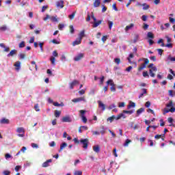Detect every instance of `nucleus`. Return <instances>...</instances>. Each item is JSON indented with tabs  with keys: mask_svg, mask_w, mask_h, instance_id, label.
I'll use <instances>...</instances> for the list:
<instances>
[{
	"mask_svg": "<svg viewBox=\"0 0 175 175\" xmlns=\"http://www.w3.org/2000/svg\"><path fill=\"white\" fill-rule=\"evenodd\" d=\"M167 60H168V61H170L171 62H175V56H174V57H172V55H170L167 57Z\"/></svg>",
	"mask_w": 175,
	"mask_h": 175,
	"instance_id": "33",
	"label": "nucleus"
},
{
	"mask_svg": "<svg viewBox=\"0 0 175 175\" xmlns=\"http://www.w3.org/2000/svg\"><path fill=\"white\" fill-rule=\"evenodd\" d=\"M168 94L170 96H175V92H173V90H169Z\"/></svg>",
	"mask_w": 175,
	"mask_h": 175,
	"instance_id": "39",
	"label": "nucleus"
},
{
	"mask_svg": "<svg viewBox=\"0 0 175 175\" xmlns=\"http://www.w3.org/2000/svg\"><path fill=\"white\" fill-rule=\"evenodd\" d=\"M3 174L4 175H10V171H9V170H5V171H4V172H3Z\"/></svg>",
	"mask_w": 175,
	"mask_h": 175,
	"instance_id": "63",
	"label": "nucleus"
},
{
	"mask_svg": "<svg viewBox=\"0 0 175 175\" xmlns=\"http://www.w3.org/2000/svg\"><path fill=\"white\" fill-rule=\"evenodd\" d=\"M133 27H135V24H133V23H131L129 25H127L125 27L126 32H128V31H129V29H132V28H133Z\"/></svg>",
	"mask_w": 175,
	"mask_h": 175,
	"instance_id": "21",
	"label": "nucleus"
},
{
	"mask_svg": "<svg viewBox=\"0 0 175 175\" xmlns=\"http://www.w3.org/2000/svg\"><path fill=\"white\" fill-rule=\"evenodd\" d=\"M166 107H171L170 109L166 108L164 109L163 114H167V113H174L175 107L174 104L173 103V100H170L169 103L166 105Z\"/></svg>",
	"mask_w": 175,
	"mask_h": 175,
	"instance_id": "1",
	"label": "nucleus"
},
{
	"mask_svg": "<svg viewBox=\"0 0 175 175\" xmlns=\"http://www.w3.org/2000/svg\"><path fill=\"white\" fill-rule=\"evenodd\" d=\"M1 124H9V119L3 118V119L1 120Z\"/></svg>",
	"mask_w": 175,
	"mask_h": 175,
	"instance_id": "34",
	"label": "nucleus"
},
{
	"mask_svg": "<svg viewBox=\"0 0 175 175\" xmlns=\"http://www.w3.org/2000/svg\"><path fill=\"white\" fill-rule=\"evenodd\" d=\"M129 143H132V141L129 139H126V141L124 144V147H128L129 146Z\"/></svg>",
	"mask_w": 175,
	"mask_h": 175,
	"instance_id": "31",
	"label": "nucleus"
},
{
	"mask_svg": "<svg viewBox=\"0 0 175 175\" xmlns=\"http://www.w3.org/2000/svg\"><path fill=\"white\" fill-rule=\"evenodd\" d=\"M16 132H17V133H22V134H18V136L19 137H24V135L25 133V130L24 129L23 127H18L16 129Z\"/></svg>",
	"mask_w": 175,
	"mask_h": 175,
	"instance_id": "5",
	"label": "nucleus"
},
{
	"mask_svg": "<svg viewBox=\"0 0 175 175\" xmlns=\"http://www.w3.org/2000/svg\"><path fill=\"white\" fill-rule=\"evenodd\" d=\"M149 73L151 77H155V73H154L152 70H149Z\"/></svg>",
	"mask_w": 175,
	"mask_h": 175,
	"instance_id": "45",
	"label": "nucleus"
},
{
	"mask_svg": "<svg viewBox=\"0 0 175 175\" xmlns=\"http://www.w3.org/2000/svg\"><path fill=\"white\" fill-rule=\"evenodd\" d=\"M62 122H72V119L69 116L63 117L62 120Z\"/></svg>",
	"mask_w": 175,
	"mask_h": 175,
	"instance_id": "15",
	"label": "nucleus"
},
{
	"mask_svg": "<svg viewBox=\"0 0 175 175\" xmlns=\"http://www.w3.org/2000/svg\"><path fill=\"white\" fill-rule=\"evenodd\" d=\"M143 10H148V9H150V5H148L143 4Z\"/></svg>",
	"mask_w": 175,
	"mask_h": 175,
	"instance_id": "47",
	"label": "nucleus"
},
{
	"mask_svg": "<svg viewBox=\"0 0 175 175\" xmlns=\"http://www.w3.org/2000/svg\"><path fill=\"white\" fill-rule=\"evenodd\" d=\"M93 151L94 152H99L100 151V147H99V145L94 146H93Z\"/></svg>",
	"mask_w": 175,
	"mask_h": 175,
	"instance_id": "20",
	"label": "nucleus"
},
{
	"mask_svg": "<svg viewBox=\"0 0 175 175\" xmlns=\"http://www.w3.org/2000/svg\"><path fill=\"white\" fill-rule=\"evenodd\" d=\"M53 56L55 58V57H58V52L57 51H54L53 52Z\"/></svg>",
	"mask_w": 175,
	"mask_h": 175,
	"instance_id": "60",
	"label": "nucleus"
},
{
	"mask_svg": "<svg viewBox=\"0 0 175 175\" xmlns=\"http://www.w3.org/2000/svg\"><path fill=\"white\" fill-rule=\"evenodd\" d=\"M148 24H146V23H144V26H143V28H144V29L146 31V30H147V29H148Z\"/></svg>",
	"mask_w": 175,
	"mask_h": 175,
	"instance_id": "58",
	"label": "nucleus"
},
{
	"mask_svg": "<svg viewBox=\"0 0 175 175\" xmlns=\"http://www.w3.org/2000/svg\"><path fill=\"white\" fill-rule=\"evenodd\" d=\"M157 51H158L159 55H162V54H163V50L161 49H158Z\"/></svg>",
	"mask_w": 175,
	"mask_h": 175,
	"instance_id": "56",
	"label": "nucleus"
},
{
	"mask_svg": "<svg viewBox=\"0 0 175 175\" xmlns=\"http://www.w3.org/2000/svg\"><path fill=\"white\" fill-rule=\"evenodd\" d=\"M50 61H51L52 65H55V57L54 56H52L51 57Z\"/></svg>",
	"mask_w": 175,
	"mask_h": 175,
	"instance_id": "36",
	"label": "nucleus"
},
{
	"mask_svg": "<svg viewBox=\"0 0 175 175\" xmlns=\"http://www.w3.org/2000/svg\"><path fill=\"white\" fill-rule=\"evenodd\" d=\"M123 113L124 114H133V110H130V111L124 110Z\"/></svg>",
	"mask_w": 175,
	"mask_h": 175,
	"instance_id": "37",
	"label": "nucleus"
},
{
	"mask_svg": "<svg viewBox=\"0 0 175 175\" xmlns=\"http://www.w3.org/2000/svg\"><path fill=\"white\" fill-rule=\"evenodd\" d=\"M31 147H32V148H39V145L36 144L35 143H32L31 144Z\"/></svg>",
	"mask_w": 175,
	"mask_h": 175,
	"instance_id": "46",
	"label": "nucleus"
},
{
	"mask_svg": "<svg viewBox=\"0 0 175 175\" xmlns=\"http://www.w3.org/2000/svg\"><path fill=\"white\" fill-rule=\"evenodd\" d=\"M73 142L75 144H80V141H79V139L77 138H74Z\"/></svg>",
	"mask_w": 175,
	"mask_h": 175,
	"instance_id": "51",
	"label": "nucleus"
},
{
	"mask_svg": "<svg viewBox=\"0 0 175 175\" xmlns=\"http://www.w3.org/2000/svg\"><path fill=\"white\" fill-rule=\"evenodd\" d=\"M34 109H35L36 111H40V109H39V105L38 104H36L34 106Z\"/></svg>",
	"mask_w": 175,
	"mask_h": 175,
	"instance_id": "55",
	"label": "nucleus"
},
{
	"mask_svg": "<svg viewBox=\"0 0 175 175\" xmlns=\"http://www.w3.org/2000/svg\"><path fill=\"white\" fill-rule=\"evenodd\" d=\"M83 58H84V53H81L74 57V61L77 62L83 59Z\"/></svg>",
	"mask_w": 175,
	"mask_h": 175,
	"instance_id": "9",
	"label": "nucleus"
},
{
	"mask_svg": "<svg viewBox=\"0 0 175 175\" xmlns=\"http://www.w3.org/2000/svg\"><path fill=\"white\" fill-rule=\"evenodd\" d=\"M53 106H55L56 107H63V106H65V104H64V103H58V102H55L53 103Z\"/></svg>",
	"mask_w": 175,
	"mask_h": 175,
	"instance_id": "24",
	"label": "nucleus"
},
{
	"mask_svg": "<svg viewBox=\"0 0 175 175\" xmlns=\"http://www.w3.org/2000/svg\"><path fill=\"white\" fill-rule=\"evenodd\" d=\"M53 162L52 159H48L44 163H42V167H49L50 165L49 163H51Z\"/></svg>",
	"mask_w": 175,
	"mask_h": 175,
	"instance_id": "12",
	"label": "nucleus"
},
{
	"mask_svg": "<svg viewBox=\"0 0 175 175\" xmlns=\"http://www.w3.org/2000/svg\"><path fill=\"white\" fill-rule=\"evenodd\" d=\"M108 25H109V29H111V28H113V22L109 21H108Z\"/></svg>",
	"mask_w": 175,
	"mask_h": 175,
	"instance_id": "48",
	"label": "nucleus"
},
{
	"mask_svg": "<svg viewBox=\"0 0 175 175\" xmlns=\"http://www.w3.org/2000/svg\"><path fill=\"white\" fill-rule=\"evenodd\" d=\"M21 65V62L20 61H18L14 64V66H16V68H17L16 70H18L20 69Z\"/></svg>",
	"mask_w": 175,
	"mask_h": 175,
	"instance_id": "27",
	"label": "nucleus"
},
{
	"mask_svg": "<svg viewBox=\"0 0 175 175\" xmlns=\"http://www.w3.org/2000/svg\"><path fill=\"white\" fill-rule=\"evenodd\" d=\"M19 57H20V59H24V58H25L27 55H25V53H21L19 54Z\"/></svg>",
	"mask_w": 175,
	"mask_h": 175,
	"instance_id": "44",
	"label": "nucleus"
},
{
	"mask_svg": "<svg viewBox=\"0 0 175 175\" xmlns=\"http://www.w3.org/2000/svg\"><path fill=\"white\" fill-rule=\"evenodd\" d=\"M85 110H80L79 113H81V117L82 118V121L83 122H84V124H87V118L85 117V116H84L85 114Z\"/></svg>",
	"mask_w": 175,
	"mask_h": 175,
	"instance_id": "8",
	"label": "nucleus"
},
{
	"mask_svg": "<svg viewBox=\"0 0 175 175\" xmlns=\"http://www.w3.org/2000/svg\"><path fill=\"white\" fill-rule=\"evenodd\" d=\"M143 77H150V75H148V72L144 71V72H143Z\"/></svg>",
	"mask_w": 175,
	"mask_h": 175,
	"instance_id": "52",
	"label": "nucleus"
},
{
	"mask_svg": "<svg viewBox=\"0 0 175 175\" xmlns=\"http://www.w3.org/2000/svg\"><path fill=\"white\" fill-rule=\"evenodd\" d=\"M75 16H76V11L72 12V14L69 15L68 18H70V20H73L75 18Z\"/></svg>",
	"mask_w": 175,
	"mask_h": 175,
	"instance_id": "35",
	"label": "nucleus"
},
{
	"mask_svg": "<svg viewBox=\"0 0 175 175\" xmlns=\"http://www.w3.org/2000/svg\"><path fill=\"white\" fill-rule=\"evenodd\" d=\"M51 21H52V23H58V18H57V16H51Z\"/></svg>",
	"mask_w": 175,
	"mask_h": 175,
	"instance_id": "28",
	"label": "nucleus"
},
{
	"mask_svg": "<svg viewBox=\"0 0 175 175\" xmlns=\"http://www.w3.org/2000/svg\"><path fill=\"white\" fill-rule=\"evenodd\" d=\"M79 44H81V38H77L76 40H75L73 42H72V46H77Z\"/></svg>",
	"mask_w": 175,
	"mask_h": 175,
	"instance_id": "16",
	"label": "nucleus"
},
{
	"mask_svg": "<svg viewBox=\"0 0 175 175\" xmlns=\"http://www.w3.org/2000/svg\"><path fill=\"white\" fill-rule=\"evenodd\" d=\"M148 38H150V39H154V34L152 32H148L147 35Z\"/></svg>",
	"mask_w": 175,
	"mask_h": 175,
	"instance_id": "41",
	"label": "nucleus"
},
{
	"mask_svg": "<svg viewBox=\"0 0 175 175\" xmlns=\"http://www.w3.org/2000/svg\"><path fill=\"white\" fill-rule=\"evenodd\" d=\"M165 47H167L168 49H173V44L172 43L166 44Z\"/></svg>",
	"mask_w": 175,
	"mask_h": 175,
	"instance_id": "49",
	"label": "nucleus"
},
{
	"mask_svg": "<svg viewBox=\"0 0 175 175\" xmlns=\"http://www.w3.org/2000/svg\"><path fill=\"white\" fill-rule=\"evenodd\" d=\"M82 174H83V172L80 170L75 171L74 173V175H82Z\"/></svg>",
	"mask_w": 175,
	"mask_h": 175,
	"instance_id": "43",
	"label": "nucleus"
},
{
	"mask_svg": "<svg viewBox=\"0 0 175 175\" xmlns=\"http://www.w3.org/2000/svg\"><path fill=\"white\" fill-rule=\"evenodd\" d=\"M64 27L65 25L64 24H59L58 28L60 31H62V29H64Z\"/></svg>",
	"mask_w": 175,
	"mask_h": 175,
	"instance_id": "59",
	"label": "nucleus"
},
{
	"mask_svg": "<svg viewBox=\"0 0 175 175\" xmlns=\"http://www.w3.org/2000/svg\"><path fill=\"white\" fill-rule=\"evenodd\" d=\"M137 40H139V35L136 34L135 37L133 40V43H136V42H137Z\"/></svg>",
	"mask_w": 175,
	"mask_h": 175,
	"instance_id": "54",
	"label": "nucleus"
},
{
	"mask_svg": "<svg viewBox=\"0 0 175 175\" xmlns=\"http://www.w3.org/2000/svg\"><path fill=\"white\" fill-rule=\"evenodd\" d=\"M118 107H125V103L124 102L119 103Z\"/></svg>",
	"mask_w": 175,
	"mask_h": 175,
	"instance_id": "53",
	"label": "nucleus"
},
{
	"mask_svg": "<svg viewBox=\"0 0 175 175\" xmlns=\"http://www.w3.org/2000/svg\"><path fill=\"white\" fill-rule=\"evenodd\" d=\"M77 84H80V82L77 80H74L70 83V90H73L75 85H77Z\"/></svg>",
	"mask_w": 175,
	"mask_h": 175,
	"instance_id": "10",
	"label": "nucleus"
},
{
	"mask_svg": "<svg viewBox=\"0 0 175 175\" xmlns=\"http://www.w3.org/2000/svg\"><path fill=\"white\" fill-rule=\"evenodd\" d=\"M140 61H144V64H142L137 69L138 72H142V70H143V69H146V68H147V65H148V64H150V60L147 58H143L139 59L138 60L139 62H140Z\"/></svg>",
	"mask_w": 175,
	"mask_h": 175,
	"instance_id": "2",
	"label": "nucleus"
},
{
	"mask_svg": "<svg viewBox=\"0 0 175 175\" xmlns=\"http://www.w3.org/2000/svg\"><path fill=\"white\" fill-rule=\"evenodd\" d=\"M91 18L94 21V23H93V25H92L93 28H96V27H99V25H100V24H102L103 21L102 20L96 21V18L94 15V12H92Z\"/></svg>",
	"mask_w": 175,
	"mask_h": 175,
	"instance_id": "3",
	"label": "nucleus"
},
{
	"mask_svg": "<svg viewBox=\"0 0 175 175\" xmlns=\"http://www.w3.org/2000/svg\"><path fill=\"white\" fill-rule=\"evenodd\" d=\"M72 102H73L74 103H79V102H87V100H85V96H82V97H79L77 98H74L72 100Z\"/></svg>",
	"mask_w": 175,
	"mask_h": 175,
	"instance_id": "7",
	"label": "nucleus"
},
{
	"mask_svg": "<svg viewBox=\"0 0 175 175\" xmlns=\"http://www.w3.org/2000/svg\"><path fill=\"white\" fill-rule=\"evenodd\" d=\"M114 120H117V116H112L107 119V121H109V122H112L114 121Z\"/></svg>",
	"mask_w": 175,
	"mask_h": 175,
	"instance_id": "26",
	"label": "nucleus"
},
{
	"mask_svg": "<svg viewBox=\"0 0 175 175\" xmlns=\"http://www.w3.org/2000/svg\"><path fill=\"white\" fill-rule=\"evenodd\" d=\"M142 91L143 92L139 94V99H140V98H143V96H144V94H147V89L143 88V89H142Z\"/></svg>",
	"mask_w": 175,
	"mask_h": 175,
	"instance_id": "22",
	"label": "nucleus"
},
{
	"mask_svg": "<svg viewBox=\"0 0 175 175\" xmlns=\"http://www.w3.org/2000/svg\"><path fill=\"white\" fill-rule=\"evenodd\" d=\"M6 29H8V27L5 25L0 27V31H6Z\"/></svg>",
	"mask_w": 175,
	"mask_h": 175,
	"instance_id": "50",
	"label": "nucleus"
},
{
	"mask_svg": "<svg viewBox=\"0 0 175 175\" xmlns=\"http://www.w3.org/2000/svg\"><path fill=\"white\" fill-rule=\"evenodd\" d=\"M103 81H105V76H103L102 78H100V84L103 85Z\"/></svg>",
	"mask_w": 175,
	"mask_h": 175,
	"instance_id": "57",
	"label": "nucleus"
},
{
	"mask_svg": "<svg viewBox=\"0 0 175 175\" xmlns=\"http://www.w3.org/2000/svg\"><path fill=\"white\" fill-rule=\"evenodd\" d=\"M142 21H147V16L143 15L142 16Z\"/></svg>",
	"mask_w": 175,
	"mask_h": 175,
	"instance_id": "61",
	"label": "nucleus"
},
{
	"mask_svg": "<svg viewBox=\"0 0 175 175\" xmlns=\"http://www.w3.org/2000/svg\"><path fill=\"white\" fill-rule=\"evenodd\" d=\"M121 118H126V116H125V114H124V113H121L116 116V121H118V120H121Z\"/></svg>",
	"mask_w": 175,
	"mask_h": 175,
	"instance_id": "18",
	"label": "nucleus"
},
{
	"mask_svg": "<svg viewBox=\"0 0 175 175\" xmlns=\"http://www.w3.org/2000/svg\"><path fill=\"white\" fill-rule=\"evenodd\" d=\"M59 116H61V111L55 110V117H56V118H59Z\"/></svg>",
	"mask_w": 175,
	"mask_h": 175,
	"instance_id": "32",
	"label": "nucleus"
},
{
	"mask_svg": "<svg viewBox=\"0 0 175 175\" xmlns=\"http://www.w3.org/2000/svg\"><path fill=\"white\" fill-rule=\"evenodd\" d=\"M69 28L70 33H75V27H73V25H70Z\"/></svg>",
	"mask_w": 175,
	"mask_h": 175,
	"instance_id": "40",
	"label": "nucleus"
},
{
	"mask_svg": "<svg viewBox=\"0 0 175 175\" xmlns=\"http://www.w3.org/2000/svg\"><path fill=\"white\" fill-rule=\"evenodd\" d=\"M94 8H99L100 6V0H95L93 3Z\"/></svg>",
	"mask_w": 175,
	"mask_h": 175,
	"instance_id": "19",
	"label": "nucleus"
},
{
	"mask_svg": "<svg viewBox=\"0 0 175 175\" xmlns=\"http://www.w3.org/2000/svg\"><path fill=\"white\" fill-rule=\"evenodd\" d=\"M114 61L115 63L117 64V65H120V64H121V59L120 58H116Z\"/></svg>",
	"mask_w": 175,
	"mask_h": 175,
	"instance_id": "42",
	"label": "nucleus"
},
{
	"mask_svg": "<svg viewBox=\"0 0 175 175\" xmlns=\"http://www.w3.org/2000/svg\"><path fill=\"white\" fill-rule=\"evenodd\" d=\"M80 143L83 144V148H85V150H87V148H88V139H81L80 140Z\"/></svg>",
	"mask_w": 175,
	"mask_h": 175,
	"instance_id": "6",
	"label": "nucleus"
},
{
	"mask_svg": "<svg viewBox=\"0 0 175 175\" xmlns=\"http://www.w3.org/2000/svg\"><path fill=\"white\" fill-rule=\"evenodd\" d=\"M0 47H2V49H4L5 53H9V51H10V48L6 46L3 43H0Z\"/></svg>",
	"mask_w": 175,
	"mask_h": 175,
	"instance_id": "11",
	"label": "nucleus"
},
{
	"mask_svg": "<svg viewBox=\"0 0 175 175\" xmlns=\"http://www.w3.org/2000/svg\"><path fill=\"white\" fill-rule=\"evenodd\" d=\"M16 54H17V50L16 49H13L12 50L10 53L8 54V57H14V55H16Z\"/></svg>",
	"mask_w": 175,
	"mask_h": 175,
	"instance_id": "17",
	"label": "nucleus"
},
{
	"mask_svg": "<svg viewBox=\"0 0 175 175\" xmlns=\"http://www.w3.org/2000/svg\"><path fill=\"white\" fill-rule=\"evenodd\" d=\"M170 23H172V24H174V23H175L174 18L170 17Z\"/></svg>",
	"mask_w": 175,
	"mask_h": 175,
	"instance_id": "64",
	"label": "nucleus"
},
{
	"mask_svg": "<svg viewBox=\"0 0 175 175\" xmlns=\"http://www.w3.org/2000/svg\"><path fill=\"white\" fill-rule=\"evenodd\" d=\"M57 8H60L61 9L64 8V1L60 0L56 2Z\"/></svg>",
	"mask_w": 175,
	"mask_h": 175,
	"instance_id": "14",
	"label": "nucleus"
},
{
	"mask_svg": "<svg viewBox=\"0 0 175 175\" xmlns=\"http://www.w3.org/2000/svg\"><path fill=\"white\" fill-rule=\"evenodd\" d=\"M107 85H111L110 90L111 92H116V84H114V81L112 79H109L107 81Z\"/></svg>",
	"mask_w": 175,
	"mask_h": 175,
	"instance_id": "4",
	"label": "nucleus"
},
{
	"mask_svg": "<svg viewBox=\"0 0 175 175\" xmlns=\"http://www.w3.org/2000/svg\"><path fill=\"white\" fill-rule=\"evenodd\" d=\"M67 146L68 144H66V142H64L62 144L60 145V149L59 150V152H61V151H62V150H64V148Z\"/></svg>",
	"mask_w": 175,
	"mask_h": 175,
	"instance_id": "25",
	"label": "nucleus"
},
{
	"mask_svg": "<svg viewBox=\"0 0 175 175\" xmlns=\"http://www.w3.org/2000/svg\"><path fill=\"white\" fill-rule=\"evenodd\" d=\"M98 107L102 108L103 111H105V110H106V105L103 104V103H102V101L100 100H98Z\"/></svg>",
	"mask_w": 175,
	"mask_h": 175,
	"instance_id": "13",
	"label": "nucleus"
},
{
	"mask_svg": "<svg viewBox=\"0 0 175 175\" xmlns=\"http://www.w3.org/2000/svg\"><path fill=\"white\" fill-rule=\"evenodd\" d=\"M85 31L84 30L81 31L79 34L78 38L81 39V40H83V38H84V36H85Z\"/></svg>",
	"mask_w": 175,
	"mask_h": 175,
	"instance_id": "23",
	"label": "nucleus"
},
{
	"mask_svg": "<svg viewBox=\"0 0 175 175\" xmlns=\"http://www.w3.org/2000/svg\"><path fill=\"white\" fill-rule=\"evenodd\" d=\"M145 106L146 107H150V106H151V103L150 101H147L146 103H145Z\"/></svg>",
	"mask_w": 175,
	"mask_h": 175,
	"instance_id": "62",
	"label": "nucleus"
},
{
	"mask_svg": "<svg viewBox=\"0 0 175 175\" xmlns=\"http://www.w3.org/2000/svg\"><path fill=\"white\" fill-rule=\"evenodd\" d=\"M25 47V42L22 41L20 44H19V48L20 49H23Z\"/></svg>",
	"mask_w": 175,
	"mask_h": 175,
	"instance_id": "38",
	"label": "nucleus"
},
{
	"mask_svg": "<svg viewBox=\"0 0 175 175\" xmlns=\"http://www.w3.org/2000/svg\"><path fill=\"white\" fill-rule=\"evenodd\" d=\"M144 112V108H140L137 111V117H139V114Z\"/></svg>",
	"mask_w": 175,
	"mask_h": 175,
	"instance_id": "29",
	"label": "nucleus"
},
{
	"mask_svg": "<svg viewBox=\"0 0 175 175\" xmlns=\"http://www.w3.org/2000/svg\"><path fill=\"white\" fill-rule=\"evenodd\" d=\"M136 104L132 101H130L129 105H128V109H131V107H135Z\"/></svg>",
	"mask_w": 175,
	"mask_h": 175,
	"instance_id": "30",
	"label": "nucleus"
}]
</instances>
